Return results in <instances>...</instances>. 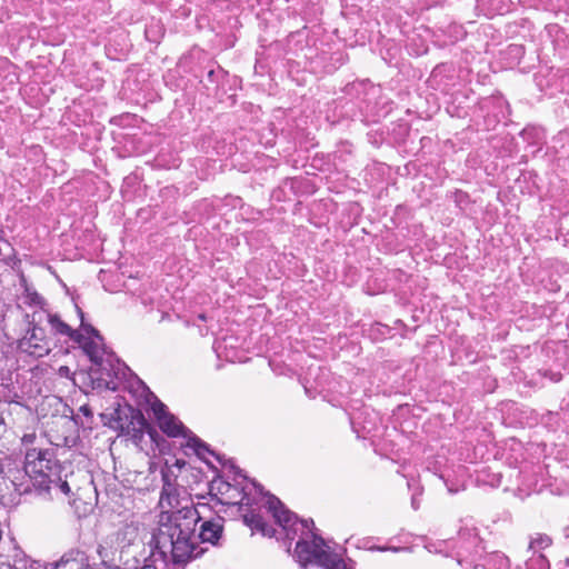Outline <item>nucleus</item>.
Here are the masks:
<instances>
[{"label":"nucleus","instance_id":"obj_10","mask_svg":"<svg viewBox=\"0 0 569 569\" xmlns=\"http://www.w3.org/2000/svg\"><path fill=\"white\" fill-rule=\"evenodd\" d=\"M138 538V528L133 525H126L114 532L109 539L114 551L122 553L124 549L134 543Z\"/></svg>","mask_w":569,"mask_h":569},{"label":"nucleus","instance_id":"obj_2","mask_svg":"<svg viewBox=\"0 0 569 569\" xmlns=\"http://www.w3.org/2000/svg\"><path fill=\"white\" fill-rule=\"evenodd\" d=\"M260 495L266 496L268 511L272 515L276 522L286 531L288 539L299 537L296 543L295 553L298 562L306 568L309 563L320 566L330 553L328 546L322 537L317 535L312 519L300 520L288 510L284 505L273 495L263 492L262 486L252 482Z\"/></svg>","mask_w":569,"mask_h":569},{"label":"nucleus","instance_id":"obj_23","mask_svg":"<svg viewBox=\"0 0 569 569\" xmlns=\"http://www.w3.org/2000/svg\"><path fill=\"white\" fill-rule=\"evenodd\" d=\"M80 410H81V411L83 412V415H86V416H91V415H92L91 410H90L87 406H82V407L80 408Z\"/></svg>","mask_w":569,"mask_h":569},{"label":"nucleus","instance_id":"obj_17","mask_svg":"<svg viewBox=\"0 0 569 569\" xmlns=\"http://www.w3.org/2000/svg\"><path fill=\"white\" fill-rule=\"evenodd\" d=\"M551 545V538L547 535L538 533L529 543V549L533 551L542 550Z\"/></svg>","mask_w":569,"mask_h":569},{"label":"nucleus","instance_id":"obj_12","mask_svg":"<svg viewBox=\"0 0 569 569\" xmlns=\"http://www.w3.org/2000/svg\"><path fill=\"white\" fill-rule=\"evenodd\" d=\"M184 492V488L178 485L168 483L162 486L160 495V506L169 507L170 510L180 509V493Z\"/></svg>","mask_w":569,"mask_h":569},{"label":"nucleus","instance_id":"obj_29","mask_svg":"<svg viewBox=\"0 0 569 569\" xmlns=\"http://www.w3.org/2000/svg\"><path fill=\"white\" fill-rule=\"evenodd\" d=\"M199 318H200L201 320H206L204 315H200V316H199Z\"/></svg>","mask_w":569,"mask_h":569},{"label":"nucleus","instance_id":"obj_5","mask_svg":"<svg viewBox=\"0 0 569 569\" xmlns=\"http://www.w3.org/2000/svg\"><path fill=\"white\" fill-rule=\"evenodd\" d=\"M30 477L26 463L13 456L0 458V495L4 496L10 491L19 495L32 493Z\"/></svg>","mask_w":569,"mask_h":569},{"label":"nucleus","instance_id":"obj_21","mask_svg":"<svg viewBox=\"0 0 569 569\" xmlns=\"http://www.w3.org/2000/svg\"><path fill=\"white\" fill-rule=\"evenodd\" d=\"M59 375H60V376H62V377H69V375H70V369H69V367H67V366H61V367L59 368Z\"/></svg>","mask_w":569,"mask_h":569},{"label":"nucleus","instance_id":"obj_15","mask_svg":"<svg viewBox=\"0 0 569 569\" xmlns=\"http://www.w3.org/2000/svg\"><path fill=\"white\" fill-rule=\"evenodd\" d=\"M52 569H88L82 559L61 558Z\"/></svg>","mask_w":569,"mask_h":569},{"label":"nucleus","instance_id":"obj_22","mask_svg":"<svg viewBox=\"0 0 569 569\" xmlns=\"http://www.w3.org/2000/svg\"><path fill=\"white\" fill-rule=\"evenodd\" d=\"M0 569H20V568H17L16 566H12L4 561H0Z\"/></svg>","mask_w":569,"mask_h":569},{"label":"nucleus","instance_id":"obj_25","mask_svg":"<svg viewBox=\"0 0 569 569\" xmlns=\"http://www.w3.org/2000/svg\"><path fill=\"white\" fill-rule=\"evenodd\" d=\"M411 505H412L413 509H418L419 508V503H418V500H417L416 497L412 498Z\"/></svg>","mask_w":569,"mask_h":569},{"label":"nucleus","instance_id":"obj_7","mask_svg":"<svg viewBox=\"0 0 569 569\" xmlns=\"http://www.w3.org/2000/svg\"><path fill=\"white\" fill-rule=\"evenodd\" d=\"M31 328L27 335L19 341L18 348L21 352L28 353L34 358H42L51 350L49 338L46 336L44 330L30 321Z\"/></svg>","mask_w":569,"mask_h":569},{"label":"nucleus","instance_id":"obj_14","mask_svg":"<svg viewBox=\"0 0 569 569\" xmlns=\"http://www.w3.org/2000/svg\"><path fill=\"white\" fill-rule=\"evenodd\" d=\"M14 440V432L9 428L3 413L0 412V452L10 450Z\"/></svg>","mask_w":569,"mask_h":569},{"label":"nucleus","instance_id":"obj_8","mask_svg":"<svg viewBox=\"0 0 569 569\" xmlns=\"http://www.w3.org/2000/svg\"><path fill=\"white\" fill-rule=\"evenodd\" d=\"M116 428L122 433L131 435L133 438H141L147 427V421L140 410L132 407L114 411Z\"/></svg>","mask_w":569,"mask_h":569},{"label":"nucleus","instance_id":"obj_19","mask_svg":"<svg viewBox=\"0 0 569 569\" xmlns=\"http://www.w3.org/2000/svg\"><path fill=\"white\" fill-rule=\"evenodd\" d=\"M42 302L43 298L37 291L26 288V303L38 306Z\"/></svg>","mask_w":569,"mask_h":569},{"label":"nucleus","instance_id":"obj_18","mask_svg":"<svg viewBox=\"0 0 569 569\" xmlns=\"http://www.w3.org/2000/svg\"><path fill=\"white\" fill-rule=\"evenodd\" d=\"M161 476H162V482L163 486H167L168 483L178 485L177 483V475L172 470L171 467L166 466L161 469Z\"/></svg>","mask_w":569,"mask_h":569},{"label":"nucleus","instance_id":"obj_13","mask_svg":"<svg viewBox=\"0 0 569 569\" xmlns=\"http://www.w3.org/2000/svg\"><path fill=\"white\" fill-rule=\"evenodd\" d=\"M243 520L252 529L261 531L263 536L272 537L274 533V530L269 527L263 518L258 513H247L244 515Z\"/></svg>","mask_w":569,"mask_h":569},{"label":"nucleus","instance_id":"obj_9","mask_svg":"<svg viewBox=\"0 0 569 569\" xmlns=\"http://www.w3.org/2000/svg\"><path fill=\"white\" fill-rule=\"evenodd\" d=\"M43 318L47 319L53 335L66 336L72 341L74 338L79 337L80 329H72L57 313H50L44 310L36 311L32 315V322H41Z\"/></svg>","mask_w":569,"mask_h":569},{"label":"nucleus","instance_id":"obj_27","mask_svg":"<svg viewBox=\"0 0 569 569\" xmlns=\"http://www.w3.org/2000/svg\"><path fill=\"white\" fill-rule=\"evenodd\" d=\"M141 569H157V568L152 565H144Z\"/></svg>","mask_w":569,"mask_h":569},{"label":"nucleus","instance_id":"obj_20","mask_svg":"<svg viewBox=\"0 0 569 569\" xmlns=\"http://www.w3.org/2000/svg\"><path fill=\"white\" fill-rule=\"evenodd\" d=\"M36 439L34 433H27L21 438L22 443L29 445L32 443Z\"/></svg>","mask_w":569,"mask_h":569},{"label":"nucleus","instance_id":"obj_28","mask_svg":"<svg viewBox=\"0 0 569 569\" xmlns=\"http://www.w3.org/2000/svg\"><path fill=\"white\" fill-rule=\"evenodd\" d=\"M184 463H186L184 461H180V460H177V461H176V465H177L179 468H181L182 466H184Z\"/></svg>","mask_w":569,"mask_h":569},{"label":"nucleus","instance_id":"obj_6","mask_svg":"<svg viewBox=\"0 0 569 569\" xmlns=\"http://www.w3.org/2000/svg\"><path fill=\"white\" fill-rule=\"evenodd\" d=\"M76 310L81 323L79 337L74 338L73 341L79 345L83 352L89 357L91 362L97 366H101L102 358L106 352L103 338L96 328L84 321V313L82 309L77 305Z\"/></svg>","mask_w":569,"mask_h":569},{"label":"nucleus","instance_id":"obj_4","mask_svg":"<svg viewBox=\"0 0 569 569\" xmlns=\"http://www.w3.org/2000/svg\"><path fill=\"white\" fill-rule=\"evenodd\" d=\"M139 383L148 391L147 401L158 421L159 428L169 437L187 438V447L192 448L200 459H206V455H213L206 442L192 435L173 415H171L163 402H161L147 387L139 380Z\"/></svg>","mask_w":569,"mask_h":569},{"label":"nucleus","instance_id":"obj_11","mask_svg":"<svg viewBox=\"0 0 569 569\" xmlns=\"http://www.w3.org/2000/svg\"><path fill=\"white\" fill-rule=\"evenodd\" d=\"M222 533V525L220 520H208L203 521L200 526V530L197 533V543L201 542H210L212 545L217 543Z\"/></svg>","mask_w":569,"mask_h":569},{"label":"nucleus","instance_id":"obj_1","mask_svg":"<svg viewBox=\"0 0 569 569\" xmlns=\"http://www.w3.org/2000/svg\"><path fill=\"white\" fill-rule=\"evenodd\" d=\"M200 520L197 509L181 506L177 510H163L150 545L154 561L186 565L200 557L204 549L197 543L196 528Z\"/></svg>","mask_w":569,"mask_h":569},{"label":"nucleus","instance_id":"obj_16","mask_svg":"<svg viewBox=\"0 0 569 569\" xmlns=\"http://www.w3.org/2000/svg\"><path fill=\"white\" fill-rule=\"evenodd\" d=\"M325 569H347L345 561L336 553L330 552L320 565Z\"/></svg>","mask_w":569,"mask_h":569},{"label":"nucleus","instance_id":"obj_26","mask_svg":"<svg viewBox=\"0 0 569 569\" xmlns=\"http://www.w3.org/2000/svg\"><path fill=\"white\" fill-rule=\"evenodd\" d=\"M401 548L392 547V548H380L379 550H392V551H399Z\"/></svg>","mask_w":569,"mask_h":569},{"label":"nucleus","instance_id":"obj_3","mask_svg":"<svg viewBox=\"0 0 569 569\" xmlns=\"http://www.w3.org/2000/svg\"><path fill=\"white\" fill-rule=\"evenodd\" d=\"M24 463L31 480L32 493L42 498L70 495V486L67 480L61 479L60 466L51 459L48 450H28Z\"/></svg>","mask_w":569,"mask_h":569},{"label":"nucleus","instance_id":"obj_24","mask_svg":"<svg viewBox=\"0 0 569 569\" xmlns=\"http://www.w3.org/2000/svg\"><path fill=\"white\" fill-rule=\"evenodd\" d=\"M241 502L244 503V505H250V499L248 498L247 493L243 495L242 499H241Z\"/></svg>","mask_w":569,"mask_h":569}]
</instances>
